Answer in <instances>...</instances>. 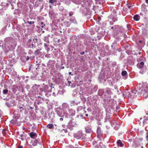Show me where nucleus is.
<instances>
[{"label": "nucleus", "mask_w": 148, "mask_h": 148, "mask_svg": "<svg viewBox=\"0 0 148 148\" xmlns=\"http://www.w3.org/2000/svg\"><path fill=\"white\" fill-rule=\"evenodd\" d=\"M138 93L140 95H143L145 98L148 96V87L147 86H144L138 89Z\"/></svg>", "instance_id": "f257e3e1"}, {"label": "nucleus", "mask_w": 148, "mask_h": 148, "mask_svg": "<svg viewBox=\"0 0 148 148\" xmlns=\"http://www.w3.org/2000/svg\"><path fill=\"white\" fill-rule=\"evenodd\" d=\"M69 20L71 22V23H73L75 24L77 23V22L75 16H72L71 18H70L69 19Z\"/></svg>", "instance_id": "f03ea898"}, {"label": "nucleus", "mask_w": 148, "mask_h": 148, "mask_svg": "<svg viewBox=\"0 0 148 148\" xmlns=\"http://www.w3.org/2000/svg\"><path fill=\"white\" fill-rule=\"evenodd\" d=\"M144 62L142 61L140 63H138L137 65V67L140 69L142 68L144 66Z\"/></svg>", "instance_id": "7ed1b4c3"}, {"label": "nucleus", "mask_w": 148, "mask_h": 148, "mask_svg": "<svg viewBox=\"0 0 148 148\" xmlns=\"http://www.w3.org/2000/svg\"><path fill=\"white\" fill-rule=\"evenodd\" d=\"M10 123L18 125L19 123V121L16 119H13L10 121Z\"/></svg>", "instance_id": "20e7f679"}, {"label": "nucleus", "mask_w": 148, "mask_h": 148, "mask_svg": "<svg viewBox=\"0 0 148 148\" xmlns=\"http://www.w3.org/2000/svg\"><path fill=\"white\" fill-rule=\"evenodd\" d=\"M85 129L86 132L87 133H90L92 132L91 129L88 127H86Z\"/></svg>", "instance_id": "39448f33"}, {"label": "nucleus", "mask_w": 148, "mask_h": 148, "mask_svg": "<svg viewBox=\"0 0 148 148\" xmlns=\"http://www.w3.org/2000/svg\"><path fill=\"white\" fill-rule=\"evenodd\" d=\"M42 49H38L36 50L34 52V55L36 56H38L40 53V50H41Z\"/></svg>", "instance_id": "423d86ee"}, {"label": "nucleus", "mask_w": 148, "mask_h": 148, "mask_svg": "<svg viewBox=\"0 0 148 148\" xmlns=\"http://www.w3.org/2000/svg\"><path fill=\"white\" fill-rule=\"evenodd\" d=\"M106 93L109 95H111L112 94V92L111 91V89L109 88H106Z\"/></svg>", "instance_id": "0eeeda50"}, {"label": "nucleus", "mask_w": 148, "mask_h": 148, "mask_svg": "<svg viewBox=\"0 0 148 148\" xmlns=\"http://www.w3.org/2000/svg\"><path fill=\"white\" fill-rule=\"evenodd\" d=\"M134 19L136 21H138L139 19H140V17L139 15L136 14L133 17Z\"/></svg>", "instance_id": "6e6552de"}, {"label": "nucleus", "mask_w": 148, "mask_h": 148, "mask_svg": "<svg viewBox=\"0 0 148 148\" xmlns=\"http://www.w3.org/2000/svg\"><path fill=\"white\" fill-rule=\"evenodd\" d=\"M47 127L49 129H51L54 127L53 125L52 124H49L47 125Z\"/></svg>", "instance_id": "1a4fd4ad"}, {"label": "nucleus", "mask_w": 148, "mask_h": 148, "mask_svg": "<svg viewBox=\"0 0 148 148\" xmlns=\"http://www.w3.org/2000/svg\"><path fill=\"white\" fill-rule=\"evenodd\" d=\"M23 106H19L18 107V108H19L20 110V111L21 112H22L23 110H24L25 109L23 108V106H24L22 105Z\"/></svg>", "instance_id": "9d476101"}, {"label": "nucleus", "mask_w": 148, "mask_h": 148, "mask_svg": "<svg viewBox=\"0 0 148 148\" xmlns=\"http://www.w3.org/2000/svg\"><path fill=\"white\" fill-rule=\"evenodd\" d=\"M36 135V134L34 133V132H31L30 134V136L31 138H34Z\"/></svg>", "instance_id": "9b49d317"}, {"label": "nucleus", "mask_w": 148, "mask_h": 148, "mask_svg": "<svg viewBox=\"0 0 148 148\" xmlns=\"http://www.w3.org/2000/svg\"><path fill=\"white\" fill-rule=\"evenodd\" d=\"M117 143L118 145H119L120 146L122 147L123 146V144L121 142L120 140H119L117 141Z\"/></svg>", "instance_id": "f8f14e48"}, {"label": "nucleus", "mask_w": 148, "mask_h": 148, "mask_svg": "<svg viewBox=\"0 0 148 148\" xmlns=\"http://www.w3.org/2000/svg\"><path fill=\"white\" fill-rule=\"evenodd\" d=\"M102 134L101 129L100 128H98L97 130V134Z\"/></svg>", "instance_id": "ddd939ff"}, {"label": "nucleus", "mask_w": 148, "mask_h": 148, "mask_svg": "<svg viewBox=\"0 0 148 148\" xmlns=\"http://www.w3.org/2000/svg\"><path fill=\"white\" fill-rule=\"evenodd\" d=\"M132 92L135 95L139 94V93H138V89H137L136 90H133L132 91Z\"/></svg>", "instance_id": "4468645a"}, {"label": "nucleus", "mask_w": 148, "mask_h": 148, "mask_svg": "<svg viewBox=\"0 0 148 148\" xmlns=\"http://www.w3.org/2000/svg\"><path fill=\"white\" fill-rule=\"evenodd\" d=\"M57 0H49V3H51L52 4H53L54 2H57Z\"/></svg>", "instance_id": "2eb2a0df"}, {"label": "nucleus", "mask_w": 148, "mask_h": 148, "mask_svg": "<svg viewBox=\"0 0 148 148\" xmlns=\"http://www.w3.org/2000/svg\"><path fill=\"white\" fill-rule=\"evenodd\" d=\"M8 89L3 90V94H8Z\"/></svg>", "instance_id": "dca6fc26"}, {"label": "nucleus", "mask_w": 148, "mask_h": 148, "mask_svg": "<svg viewBox=\"0 0 148 148\" xmlns=\"http://www.w3.org/2000/svg\"><path fill=\"white\" fill-rule=\"evenodd\" d=\"M6 129H3L2 130H1V131L2 132V134H3L4 135H5L6 134Z\"/></svg>", "instance_id": "f3484780"}, {"label": "nucleus", "mask_w": 148, "mask_h": 148, "mask_svg": "<svg viewBox=\"0 0 148 148\" xmlns=\"http://www.w3.org/2000/svg\"><path fill=\"white\" fill-rule=\"evenodd\" d=\"M97 136L100 140H102V134H97Z\"/></svg>", "instance_id": "a211bd4d"}, {"label": "nucleus", "mask_w": 148, "mask_h": 148, "mask_svg": "<svg viewBox=\"0 0 148 148\" xmlns=\"http://www.w3.org/2000/svg\"><path fill=\"white\" fill-rule=\"evenodd\" d=\"M45 41L48 43H49V38L48 37H45L44 40Z\"/></svg>", "instance_id": "6ab92c4d"}, {"label": "nucleus", "mask_w": 148, "mask_h": 148, "mask_svg": "<svg viewBox=\"0 0 148 148\" xmlns=\"http://www.w3.org/2000/svg\"><path fill=\"white\" fill-rule=\"evenodd\" d=\"M127 73L126 71H123L121 73V75L122 76H125L127 74Z\"/></svg>", "instance_id": "aec40b11"}, {"label": "nucleus", "mask_w": 148, "mask_h": 148, "mask_svg": "<svg viewBox=\"0 0 148 148\" xmlns=\"http://www.w3.org/2000/svg\"><path fill=\"white\" fill-rule=\"evenodd\" d=\"M64 24L65 25H66V26L67 27H69L71 25L70 23H69V22H66L64 23Z\"/></svg>", "instance_id": "412c9836"}, {"label": "nucleus", "mask_w": 148, "mask_h": 148, "mask_svg": "<svg viewBox=\"0 0 148 148\" xmlns=\"http://www.w3.org/2000/svg\"><path fill=\"white\" fill-rule=\"evenodd\" d=\"M74 14L73 12L71 11L69 13V15L70 16H71Z\"/></svg>", "instance_id": "4be33fe9"}, {"label": "nucleus", "mask_w": 148, "mask_h": 148, "mask_svg": "<svg viewBox=\"0 0 148 148\" xmlns=\"http://www.w3.org/2000/svg\"><path fill=\"white\" fill-rule=\"evenodd\" d=\"M142 7L144 9V10L145 11V8H146V5L144 4H143L142 5Z\"/></svg>", "instance_id": "5701e85b"}, {"label": "nucleus", "mask_w": 148, "mask_h": 148, "mask_svg": "<svg viewBox=\"0 0 148 148\" xmlns=\"http://www.w3.org/2000/svg\"><path fill=\"white\" fill-rule=\"evenodd\" d=\"M27 23H28L29 24L31 25L32 24H33L34 23V21H27Z\"/></svg>", "instance_id": "b1692460"}, {"label": "nucleus", "mask_w": 148, "mask_h": 148, "mask_svg": "<svg viewBox=\"0 0 148 148\" xmlns=\"http://www.w3.org/2000/svg\"><path fill=\"white\" fill-rule=\"evenodd\" d=\"M32 41V40L31 39H29L27 41V42L28 43H30Z\"/></svg>", "instance_id": "393cba45"}, {"label": "nucleus", "mask_w": 148, "mask_h": 148, "mask_svg": "<svg viewBox=\"0 0 148 148\" xmlns=\"http://www.w3.org/2000/svg\"><path fill=\"white\" fill-rule=\"evenodd\" d=\"M51 62H53L52 63V64H53V66H54V65L55 64V63L53 61H52V60H50L49 62V63H50Z\"/></svg>", "instance_id": "a878e982"}, {"label": "nucleus", "mask_w": 148, "mask_h": 148, "mask_svg": "<svg viewBox=\"0 0 148 148\" xmlns=\"http://www.w3.org/2000/svg\"><path fill=\"white\" fill-rule=\"evenodd\" d=\"M44 46L46 47H48L49 46V45L47 44H46V43H44Z\"/></svg>", "instance_id": "bb28decb"}, {"label": "nucleus", "mask_w": 148, "mask_h": 148, "mask_svg": "<svg viewBox=\"0 0 148 148\" xmlns=\"http://www.w3.org/2000/svg\"><path fill=\"white\" fill-rule=\"evenodd\" d=\"M84 51H82L80 53V54L81 55H83L84 54Z\"/></svg>", "instance_id": "cd10ccee"}, {"label": "nucleus", "mask_w": 148, "mask_h": 148, "mask_svg": "<svg viewBox=\"0 0 148 148\" xmlns=\"http://www.w3.org/2000/svg\"><path fill=\"white\" fill-rule=\"evenodd\" d=\"M21 139L22 140H23L24 139V136H23V137H21Z\"/></svg>", "instance_id": "c85d7f7f"}, {"label": "nucleus", "mask_w": 148, "mask_h": 148, "mask_svg": "<svg viewBox=\"0 0 148 148\" xmlns=\"http://www.w3.org/2000/svg\"><path fill=\"white\" fill-rule=\"evenodd\" d=\"M18 148H23V146H19L18 147Z\"/></svg>", "instance_id": "c756f323"}, {"label": "nucleus", "mask_w": 148, "mask_h": 148, "mask_svg": "<svg viewBox=\"0 0 148 148\" xmlns=\"http://www.w3.org/2000/svg\"><path fill=\"white\" fill-rule=\"evenodd\" d=\"M19 136H20V137H23V136H24L22 134H20Z\"/></svg>", "instance_id": "7c9ffc66"}, {"label": "nucleus", "mask_w": 148, "mask_h": 148, "mask_svg": "<svg viewBox=\"0 0 148 148\" xmlns=\"http://www.w3.org/2000/svg\"><path fill=\"white\" fill-rule=\"evenodd\" d=\"M40 24H41V25H43L44 26L45 25L44 24V23L43 22H41V23Z\"/></svg>", "instance_id": "2f4dec72"}, {"label": "nucleus", "mask_w": 148, "mask_h": 148, "mask_svg": "<svg viewBox=\"0 0 148 148\" xmlns=\"http://www.w3.org/2000/svg\"><path fill=\"white\" fill-rule=\"evenodd\" d=\"M60 120L61 121H62L63 120V119L62 118H60Z\"/></svg>", "instance_id": "473e14b6"}, {"label": "nucleus", "mask_w": 148, "mask_h": 148, "mask_svg": "<svg viewBox=\"0 0 148 148\" xmlns=\"http://www.w3.org/2000/svg\"><path fill=\"white\" fill-rule=\"evenodd\" d=\"M127 7L129 8H131V6L130 5H128L127 6Z\"/></svg>", "instance_id": "72a5a7b5"}, {"label": "nucleus", "mask_w": 148, "mask_h": 148, "mask_svg": "<svg viewBox=\"0 0 148 148\" xmlns=\"http://www.w3.org/2000/svg\"><path fill=\"white\" fill-rule=\"evenodd\" d=\"M146 139L148 141V135H147L146 137Z\"/></svg>", "instance_id": "f704fd0d"}, {"label": "nucleus", "mask_w": 148, "mask_h": 148, "mask_svg": "<svg viewBox=\"0 0 148 148\" xmlns=\"http://www.w3.org/2000/svg\"><path fill=\"white\" fill-rule=\"evenodd\" d=\"M145 1L146 3L148 4V0H145Z\"/></svg>", "instance_id": "c9c22d12"}, {"label": "nucleus", "mask_w": 148, "mask_h": 148, "mask_svg": "<svg viewBox=\"0 0 148 148\" xmlns=\"http://www.w3.org/2000/svg\"><path fill=\"white\" fill-rule=\"evenodd\" d=\"M27 60H28L29 59V58L28 56H27Z\"/></svg>", "instance_id": "e433bc0d"}, {"label": "nucleus", "mask_w": 148, "mask_h": 148, "mask_svg": "<svg viewBox=\"0 0 148 148\" xmlns=\"http://www.w3.org/2000/svg\"><path fill=\"white\" fill-rule=\"evenodd\" d=\"M148 120V117H147L146 119L145 120V121H147Z\"/></svg>", "instance_id": "4c0bfd02"}, {"label": "nucleus", "mask_w": 148, "mask_h": 148, "mask_svg": "<svg viewBox=\"0 0 148 148\" xmlns=\"http://www.w3.org/2000/svg\"><path fill=\"white\" fill-rule=\"evenodd\" d=\"M68 83L69 84H70L71 83V81H68Z\"/></svg>", "instance_id": "58836bf2"}, {"label": "nucleus", "mask_w": 148, "mask_h": 148, "mask_svg": "<svg viewBox=\"0 0 148 148\" xmlns=\"http://www.w3.org/2000/svg\"><path fill=\"white\" fill-rule=\"evenodd\" d=\"M85 115L87 117L88 116V114H86Z\"/></svg>", "instance_id": "ea45409f"}, {"label": "nucleus", "mask_w": 148, "mask_h": 148, "mask_svg": "<svg viewBox=\"0 0 148 148\" xmlns=\"http://www.w3.org/2000/svg\"><path fill=\"white\" fill-rule=\"evenodd\" d=\"M71 72H69V75H70V74H71Z\"/></svg>", "instance_id": "a19ab883"}, {"label": "nucleus", "mask_w": 148, "mask_h": 148, "mask_svg": "<svg viewBox=\"0 0 148 148\" xmlns=\"http://www.w3.org/2000/svg\"><path fill=\"white\" fill-rule=\"evenodd\" d=\"M64 66H63L62 67V69H64Z\"/></svg>", "instance_id": "79ce46f5"}, {"label": "nucleus", "mask_w": 148, "mask_h": 148, "mask_svg": "<svg viewBox=\"0 0 148 148\" xmlns=\"http://www.w3.org/2000/svg\"><path fill=\"white\" fill-rule=\"evenodd\" d=\"M139 42H140L141 43V42H142V41H141V40H139Z\"/></svg>", "instance_id": "37998d69"}, {"label": "nucleus", "mask_w": 148, "mask_h": 148, "mask_svg": "<svg viewBox=\"0 0 148 148\" xmlns=\"http://www.w3.org/2000/svg\"><path fill=\"white\" fill-rule=\"evenodd\" d=\"M140 15H143V14H142V13H140Z\"/></svg>", "instance_id": "c03bdc74"}, {"label": "nucleus", "mask_w": 148, "mask_h": 148, "mask_svg": "<svg viewBox=\"0 0 148 148\" xmlns=\"http://www.w3.org/2000/svg\"><path fill=\"white\" fill-rule=\"evenodd\" d=\"M111 28H112V29H113V27H112Z\"/></svg>", "instance_id": "a18cd8bd"}, {"label": "nucleus", "mask_w": 148, "mask_h": 148, "mask_svg": "<svg viewBox=\"0 0 148 148\" xmlns=\"http://www.w3.org/2000/svg\"><path fill=\"white\" fill-rule=\"evenodd\" d=\"M59 41H60V40H58V41L59 42Z\"/></svg>", "instance_id": "49530a36"}, {"label": "nucleus", "mask_w": 148, "mask_h": 148, "mask_svg": "<svg viewBox=\"0 0 148 148\" xmlns=\"http://www.w3.org/2000/svg\"><path fill=\"white\" fill-rule=\"evenodd\" d=\"M43 27V26H41V27Z\"/></svg>", "instance_id": "de8ad7c7"}, {"label": "nucleus", "mask_w": 148, "mask_h": 148, "mask_svg": "<svg viewBox=\"0 0 148 148\" xmlns=\"http://www.w3.org/2000/svg\"><path fill=\"white\" fill-rule=\"evenodd\" d=\"M1 130V129H0V131Z\"/></svg>", "instance_id": "09e8293b"}, {"label": "nucleus", "mask_w": 148, "mask_h": 148, "mask_svg": "<svg viewBox=\"0 0 148 148\" xmlns=\"http://www.w3.org/2000/svg\"><path fill=\"white\" fill-rule=\"evenodd\" d=\"M141 148H143V146H142V147H141Z\"/></svg>", "instance_id": "8fccbe9b"}]
</instances>
